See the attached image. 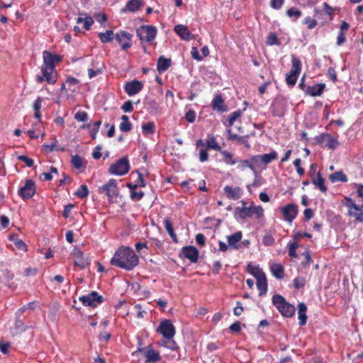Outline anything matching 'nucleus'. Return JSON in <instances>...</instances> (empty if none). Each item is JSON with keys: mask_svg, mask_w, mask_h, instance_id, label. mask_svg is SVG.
I'll return each instance as SVG.
<instances>
[{"mask_svg": "<svg viewBox=\"0 0 363 363\" xmlns=\"http://www.w3.org/2000/svg\"><path fill=\"white\" fill-rule=\"evenodd\" d=\"M139 263V258L135 252L128 247H121L111 259L113 266L130 271Z\"/></svg>", "mask_w": 363, "mask_h": 363, "instance_id": "obj_1", "label": "nucleus"}, {"mask_svg": "<svg viewBox=\"0 0 363 363\" xmlns=\"http://www.w3.org/2000/svg\"><path fill=\"white\" fill-rule=\"evenodd\" d=\"M272 303L283 316L286 318L294 316L296 311L295 307L286 302L281 295L276 294L273 296Z\"/></svg>", "mask_w": 363, "mask_h": 363, "instance_id": "obj_2", "label": "nucleus"}, {"mask_svg": "<svg viewBox=\"0 0 363 363\" xmlns=\"http://www.w3.org/2000/svg\"><path fill=\"white\" fill-rule=\"evenodd\" d=\"M346 200L345 206L348 208V215L357 222L363 223V202L358 205L350 198H346Z\"/></svg>", "mask_w": 363, "mask_h": 363, "instance_id": "obj_3", "label": "nucleus"}, {"mask_svg": "<svg viewBox=\"0 0 363 363\" xmlns=\"http://www.w3.org/2000/svg\"><path fill=\"white\" fill-rule=\"evenodd\" d=\"M42 75H38L36 77V82L38 83H42L46 81L50 84H54L57 79V73L55 67H50L47 66H41Z\"/></svg>", "mask_w": 363, "mask_h": 363, "instance_id": "obj_4", "label": "nucleus"}, {"mask_svg": "<svg viewBox=\"0 0 363 363\" xmlns=\"http://www.w3.org/2000/svg\"><path fill=\"white\" fill-rule=\"evenodd\" d=\"M130 164L127 157H123L116 161L109 167V172L113 175L122 176L128 172Z\"/></svg>", "mask_w": 363, "mask_h": 363, "instance_id": "obj_5", "label": "nucleus"}, {"mask_svg": "<svg viewBox=\"0 0 363 363\" xmlns=\"http://www.w3.org/2000/svg\"><path fill=\"white\" fill-rule=\"evenodd\" d=\"M157 29L152 26H142L137 29V35L142 42H151L156 36Z\"/></svg>", "mask_w": 363, "mask_h": 363, "instance_id": "obj_6", "label": "nucleus"}, {"mask_svg": "<svg viewBox=\"0 0 363 363\" xmlns=\"http://www.w3.org/2000/svg\"><path fill=\"white\" fill-rule=\"evenodd\" d=\"M79 301L84 306L96 307L98 304L103 302L104 298L96 291H92L86 296L79 297Z\"/></svg>", "mask_w": 363, "mask_h": 363, "instance_id": "obj_7", "label": "nucleus"}, {"mask_svg": "<svg viewBox=\"0 0 363 363\" xmlns=\"http://www.w3.org/2000/svg\"><path fill=\"white\" fill-rule=\"evenodd\" d=\"M157 331L161 333L164 338L174 337L176 333L171 320L167 319L160 323Z\"/></svg>", "mask_w": 363, "mask_h": 363, "instance_id": "obj_8", "label": "nucleus"}, {"mask_svg": "<svg viewBox=\"0 0 363 363\" xmlns=\"http://www.w3.org/2000/svg\"><path fill=\"white\" fill-rule=\"evenodd\" d=\"M99 194H106L108 197L116 196L118 194L117 182L114 179H111L106 184L99 188Z\"/></svg>", "mask_w": 363, "mask_h": 363, "instance_id": "obj_9", "label": "nucleus"}, {"mask_svg": "<svg viewBox=\"0 0 363 363\" xmlns=\"http://www.w3.org/2000/svg\"><path fill=\"white\" fill-rule=\"evenodd\" d=\"M35 193V184L31 179H27L25 185L20 188L18 191L19 196L23 199H30Z\"/></svg>", "mask_w": 363, "mask_h": 363, "instance_id": "obj_10", "label": "nucleus"}, {"mask_svg": "<svg viewBox=\"0 0 363 363\" xmlns=\"http://www.w3.org/2000/svg\"><path fill=\"white\" fill-rule=\"evenodd\" d=\"M281 211L284 219L289 223H292L298 214V206L294 203H289L286 206L281 208Z\"/></svg>", "mask_w": 363, "mask_h": 363, "instance_id": "obj_11", "label": "nucleus"}, {"mask_svg": "<svg viewBox=\"0 0 363 363\" xmlns=\"http://www.w3.org/2000/svg\"><path fill=\"white\" fill-rule=\"evenodd\" d=\"M143 88V84L136 79L127 82L124 86V90L128 96H133L138 94Z\"/></svg>", "mask_w": 363, "mask_h": 363, "instance_id": "obj_12", "label": "nucleus"}, {"mask_svg": "<svg viewBox=\"0 0 363 363\" xmlns=\"http://www.w3.org/2000/svg\"><path fill=\"white\" fill-rule=\"evenodd\" d=\"M132 36V34L128 32L121 31L115 35V39L121 45L122 49L125 50L132 45L130 42Z\"/></svg>", "mask_w": 363, "mask_h": 363, "instance_id": "obj_13", "label": "nucleus"}, {"mask_svg": "<svg viewBox=\"0 0 363 363\" xmlns=\"http://www.w3.org/2000/svg\"><path fill=\"white\" fill-rule=\"evenodd\" d=\"M43 63L42 66H47L50 67H55V63L61 61V56L52 54L49 51H44L43 52Z\"/></svg>", "mask_w": 363, "mask_h": 363, "instance_id": "obj_14", "label": "nucleus"}, {"mask_svg": "<svg viewBox=\"0 0 363 363\" xmlns=\"http://www.w3.org/2000/svg\"><path fill=\"white\" fill-rule=\"evenodd\" d=\"M182 255L191 262L195 263L198 261L199 251L194 246H186L182 249Z\"/></svg>", "mask_w": 363, "mask_h": 363, "instance_id": "obj_15", "label": "nucleus"}, {"mask_svg": "<svg viewBox=\"0 0 363 363\" xmlns=\"http://www.w3.org/2000/svg\"><path fill=\"white\" fill-rule=\"evenodd\" d=\"M242 203L243 205L242 208L237 207L235 209V217L237 220H245L252 216L251 206L250 207H246V203L245 201H242Z\"/></svg>", "mask_w": 363, "mask_h": 363, "instance_id": "obj_16", "label": "nucleus"}, {"mask_svg": "<svg viewBox=\"0 0 363 363\" xmlns=\"http://www.w3.org/2000/svg\"><path fill=\"white\" fill-rule=\"evenodd\" d=\"M176 33L184 40H190L194 39V35L188 30L187 27L184 25H177L174 28Z\"/></svg>", "mask_w": 363, "mask_h": 363, "instance_id": "obj_17", "label": "nucleus"}, {"mask_svg": "<svg viewBox=\"0 0 363 363\" xmlns=\"http://www.w3.org/2000/svg\"><path fill=\"white\" fill-rule=\"evenodd\" d=\"M74 264L81 269L87 267L90 264V260L84 257V254L80 250L74 251Z\"/></svg>", "mask_w": 363, "mask_h": 363, "instance_id": "obj_18", "label": "nucleus"}, {"mask_svg": "<svg viewBox=\"0 0 363 363\" xmlns=\"http://www.w3.org/2000/svg\"><path fill=\"white\" fill-rule=\"evenodd\" d=\"M325 89V84L323 83L317 84L313 86H308L305 90V93L307 95L311 96H320Z\"/></svg>", "mask_w": 363, "mask_h": 363, "instance_id": "obj_19", "label": "nucleus"}, {"mask_svg": "<svg viewBox=\"0 0 363 363\" xmlns=\"http://www.w3.org/2000/svg\"><path fill=\"white\" fill-rule=\"evenodd\" d=\"M324 140L327 141V147L330 149L334 150L337 147L340 145L337 138L332 136L330 134L324 133L320 136V140L319 143H323Z\"/></svg>", "mask_w": 363, "mask_h": 363, "instance_id": "obj_20", "label": "nucleus"}, {"mask_svg": "<svg viewBox=\"0 0 363 363\" xmlns=\"http://www.w3.org/2000/svg\"><path fill=\"white\" fill-rule=\"evenodd\" d=\"M223 190L227 197L230 199H238L242 196V189L240 187L233 188L225 186Z\"/></svg>", "mask_w": 363, "mask_h": 363, "instance_id": "obj_21", "label": "nucleus"}, {"mask_svg": "<svg viewBox=\"0 0 363 363\" xmlns=\"http://www.w3.org/2000/svg\"><path fill=\"white\" fill-rule=\"evenodd\" d=\"M145 355L146 357V362L155 363L159 362L161 359L160 353L154 350L152 346H148L147 347Z\"/></svg>", "mask_w": 363, "mask_h": 363, "instance_id": "obj_22", "label": "nucleus"}, {"mask_svg": "<svg viewBox=\"0 0 363 363\" xmlns=\"http://www.w3.org/2000/svg\"><path fill=\"white\" fill-rule=\"evenodd\" d=\"M211 106L213 110L220 112H225L227 111V108L224 104V101L220 95H216L213 98L211 102Z\"/></svg>", "mask_w": 363, "mask_h": 363, "instance_id": "obj_23", "label": "nucleus"}, {"mask_svg": "<svg viewBox=\"0 0 363 363\" xmlns=\"http://www.w3.org/2000/svg\"><path fill=\"white\" fill-rule=\"evenodd\" d=\"M307 306L304 303H299L298 305V318L301 326L305 325L307 321L306 315Z\"/></svg>", "mask_w": 363, "mask_h": 363, "instance_id": "obj_24", "label": "nucleus"}, {"mask_svg": "<svg viewBox=\"0 0 363 363\" xmlns=\"http://www.w3.org/2000/svg\"><path fill=\"white\" fill-rule=\"evenodd\" d=\"M242 237L241 231H238L233 235L227 236L228 243L230 247L235 249L238 248V242H240Z\"/></svg>", "mask_w": 363, "mask_h": 363, "instance_id": "obj_25", "label": "nucleus"}, {"mask_svg": "<svg viewBox=\"0 0 363 363\" xmlns=\"http://www.w3.org/2000/svg\"><path fill=\"white\" fill-rule=\"evenodd\" d=\"M272 114L275 116L283 117L285 113V108L280 102H274L270 107Z\"/></svg>", "mask_w": 363, "mask_h": 363, "instance_id": "obj_26", "label": "nucleus"}, {"mask_svg": "<svg viewBox=\"0 0 363 363\" xmlns=\"http://www.w3.org/2000/svg\"><path fill=\"white\" fill-rule=\"evenodd\" d=\"M171 66V60L163 56L160 57L157 64V70L160 72H165Z\"/></svg>", "mask_w": 363, "mask_h": 363, "instance_id": "obj_27", "label": "nucleus"}, {"mask_svg": "<svg viewBox=\"0 0 363 363\" xmlns=\"http://www.w3.org/2000/svg\"><path fill=\"white\" fill-rule=\"evenodd\" d=\"M257 280V286L259 291V296L265 294L267 291V282L266 276L264 275L259 277Z\"/></svg>", "mask_w": 363, "mask_h": 363, "instance_id": "obj_28", "label": "nucleus"}, {"mask_svg": "<svg viewBox=\"0 0 363 363\" xmlns=\"http://www.w3.org/2000/svg\"><path fill=\"white\" fill-rule=\"evenodd\" d=\"M261 164H267L278 157V153L273 150L270 153L259 155Z\"/></svg>", "mask_w": 363, "mask_h": 363, "instance_id": "obj_29", "label": "nucleus"}, {"mask_svg": "<svg viewBox=\"0 0 363 363\" xmlns=\"http://www.w3.org/2000/svg\"><path fill=\"white\" fill-rule=\"evenodd\" d=\"M127 186L130 191V198L133 201H140L144 196L143 191H135L136 186H133V184H127Z\"/></svg>", "mask_w": 363, "mask_h": 363, "instance_id": "obj_30", "label": "nucleus"}, {"mask_svg": "<svg viewBox=\"0 0 363 363\" xmlns=\"http://www.w3.org/2000/svg\"><path fill=\"white\" fill-rule=\"evenodd\" d=\"M291 63H292V67L290 71V73L293 74V75L298 76L301 71V60L298 57L293 56Z\"/></svg>", "mask_w": 363, "mask_h": 363, "instance_id": "obj_31", "label": "nucleus"}, {"mask_svg": "<svg viewBox=\"0 0 363 363\" xmlns=\"http://www.w3.org/2000/svg\"><path fill=\"white\" fill-rule=\"evenodd\" d=\"M272 274L277 279H282L284 275V268L279 264H273L270 267Z\"/></svg>", "mask_w": 363, "mask_h": 363, "instance_id": "obj_32", "label": "nucleus"}, {"mask_svg": "<svg viewBox=\"0 0 363 363\" xmlns=\"http://www.w3.org/2000/svg\"><path fill=\"white\" fill-rule=\"evenodd\" d=\"M329 179L333 183L341 182H347V176L343 174L342 171L336 172L329 176Z\"/></svg>", "mask_w": 363, "mask_h": 363, "instance_id": "obj_33", "label": "nucleus"}, {"mask_svg": "<svg viewBox=\"0 0 363 363\" xmlns=\"http://www.w3.org/2000/svg\"><path fill=\"white\" fill-rule=\"evenodd\" d=\"M121 123H120L119 128L121 131L128 133L132 128V124L129 121L128 117L125 115L121 116Z\"/></svg>", "mask_w": 363, "mask_h": 363, "instance_id": "obj_34", "label": "nucleus"}, {"mask_svg": "<svg viewBox=\"0 0 363 363\" xmlns=\"http://www.w3.org/2000/svg\"><path fill=\"white\" fill-rule=\"evenodd\" d=\"M9 240H11L15 246L19 250H21V251H26V243L18 239V236L16 235H14V234H11L9 235Z\"/></svg>", "mask_w": 363, "mask_h": 363, "instance_id": "obj_35", "label": "nucleus"}, {"mask_svg": "<svg viewBox=\"0 0 363 363\" xmlns=\"http://www.w3.org/2000/svg\"><path fill=\"white\" fill-rule=\"evenodd\" d=\"M247 272L252 275H253L256 279L265 275L261 269L251 264H247Z\"/></svg>", "mask_w": 363, "mask_h": 363, "instance_id": "obj_36", "label": "nucleus"}, {"mask_svg": "<svg viewBox=\"0 0 363 363\" xmlns=\"http://www.w3.org/2000/svg\"><path fill=\"white\" fill-rule=\"evenodd\" d=\"M164 225L165 230L167 231L168 234L169 235V236L171 237L172 240L177 243L178 242L177 238L174 231V228H173V226H172V224L170 220L167 219V218L165 219L164 221Z\"/></svg>", "mask_w": 363, "mask_h": 363, "instance_id": "obj_37", "label": "nucleus"}, {"mask_svg": "<svg viewBox=\"0 0 363 363\" xmlns=\"http://www.w3.org/2000/svg\"><path fill=\"white\" fill-rule=\"evenodd\" d=\"M313 184L315 185L322 192L327 191V187L325 185V179L322 177L320 172L317 174V178L313 180Z\"/></svg>", "mask_w": 363, "mask_h": 363, "instance_id": "obj_38", "label": "nucleus"}, {"mask_svg": "<svg viewBox=\"0 0 363 363\" xmlns=\"http://www.w3.org/2000/svg\"><path fill=\"white\" fill-rule=\"evenodd\" d=\"M114 33L111 30H106L105 33H99V38L103 43H110L113 39Z\"/></svg>", "mask_w": 363, "mask_h": 363, "instance_id": "obj_39", "label": "nucleus"}, {"mask_svg": "<svg viewBox=\"0 0 363 363\" xmlns=\"http://www.w3.org/2000/svg\"><path fill=\"white\" fill-rule=\"evenodd\" d=\"M141 6V1L140 0H130L128 1L124 10L134 12Z\"/></svg>", "mask_w": 363, "mask_h": 363, "instance_id": "obj_40", "label": "nucleus"}, {"mask_svg": "<svg viewBox=\"0 0 363 363\" xmlns=\"http://www.w3.org/2000/svg\"><path fill=\"white\" fill-rule=\"evenodd\" d=\"M206 145L208 148H211L217 151H221L220 146L216 143L214 137L211 135H208Z\"/></svg>", "mask_w": 363, "mask_h": 363, "instance_id": "obj_41", "label": "nucleus"}, {"mask_svg": "<svg viewBox=\"0 0 363 363\" xmlns=\"http://www.w3.org/2000/svg\"><path fill=\"white\" fill-rule=\"evenodd\" d=\"M220 152H221V154L224 157L225 162H226L227 164H229L230 165H234L238 162V160L233 158V155L230 152H229L226 150H223V151L221 150Z\"/></svg>", "mask_w": 363, "mask_h": 363, "instance_id": "obj_42", "label": "nucleus"}, {"mask_svg": "<svg viewBox=\"0 0 363 363\" xmlns=\"http://www.w3.org/2000/svg\"><path fill=\"white\" fill-rule=\"evenodd\" d=\"M286 15L288 17L296 20L301 16L302 13L299 9L291 7L286 11Z\"/></svg>", "mask_w": 363, "mask_h": 363, "instance_id": "obj_43", "label": "nucleus"}, {"mask_svg": "<svg viewBox=\"0 0 363 363\" xmlns=\"http://www.w3.org/2000/svg\"><path fill=\"white\" fill-rule=\"evenodd\" d=\"M142 130L145 135H150L155 133V123L153 122H147L143 124Z\"/></svg>", "mask_w": 363, "mask_h": 363, "instance_id": "obj_44", "label": "nucleus"}, {"mask_svg": "<svg viewBox=\"0 0 363 363\" xmlns=\"http://www.w3.org/2000/svg\"><path fill=\"white\" fill-rule=\"evenodd\" d=\"M71 163L72 166L76 169H81L82 167H85V166L83 164L82 158L77 155H75L72 157Z\"/></svg>", "mask_w": 363, "mask_h": 363, "instance_id": "obj_45", "label": "nucleus"}, {"mask_svg": "<svg viewBox=\"0 0 363 363\" xmlns=\"http://www.w3.org/2000/svg\"><path fill=\"white\" fill-rule=\"evenodd\" d=\"M57 140L55 138L53 142L50 145H48V144L43 145L42 146V150H43V151H44L46 153L51 152L53 150H57Z\"/></svg>", "mask_w": 363, "mask_h": 363, "instance_id": "obj_46", "label": "nucleus"}, {"mask_svg": "<svg viewBox=\"0 0 363 363\" xmlns=\"http://www.w3.org/2000/svg\"><path fill=\"white\" fill-rule=\"evenodd\" d=\"M75 195L77 197L81 198V199H84V198L86 197L89 195V190H88L86 185H85V184L81 185L80 187L79 188V189L75 193Z\"/></svg>", "mask_w": 363, "mask_h": 363, "instance_id": "obj_47", "label": "nucleus"}, {"mask_svg": "<svg viewBox=\"0 0 363 363\" xmlns=\"http://www.w3.org/2000/svg\"><path fill=\"white\" fill-rule=\"evenodd\" d=\"M262 242L266 246H271L274 242V238L269 232H267L263 236Z\"/></svg>", "mask_w": 363, "mask_h": 363, "instance_id": "obj_48", "label": "nucleus"}, {"mask_svg": "<svg viewBox=\"0 0 363 363\" xmlns=\"http://www.w3.org/2000/svg\"><path fill=\"white\" fill-rule=\"evenodd\" d=\"M306 284V279L303 277H296L293 280V286L296 289H299L301 288H303Z\"/></svg>", "mask_w": 363, "mask_h": 363, "instance_id": "obj_49", "label": "nucleus"}, {"mask_svg": "<svg viewBox=\"0 0 363 363\" xmlns=\"http://www.w3.org/2000/svg\"><path fill=\"white\" fill-rule=\"evenodd\" d=\"M248 161L252 167V171H255V167L261 164L259 155L252 156Z\"/></svg>", "mask_w": 363, "mask_h": 363, "instance_id": "obj_50", "label": "nucleus"}, {"mask_svg": "<svg viewBox=\"0 0 363 363\" xmlns=\"http://www.w3.org/2000/svg\"><path fill=\"white\" fill-rule=\"evenodd\" d=\"M252 214H255L257 218H261L264 215V209L260 206H251Z\"/></svg>", "mask_w": 363, "mask_h": 363, "instance_id": "obj_51", "label": "nucleus"}, {"mask_svg": "<svg viewBox=\"0 0 363 363\" xmlns=\"http://www.w3.org/2000/svg\"><path fill=\"white\" fill-rule=\"evenodd\" d=\"M298 245L295 242H291L289 243V255L291 257L296 258L297 257V254L296 252V250Z\"/></svg>", "mask_w": 363, "mask_h": 363, "instance_id": "obj_52", "label": "nucleus"}, {"mask_svg": "<svg viewBox=\"0 0 363 363\" xmlns=\"http://www.w3.org/2000/svg\"><path fill=\"white\" fill-rule=\"evenodd\" d=\"M101 121L94 122L92 126H90L89 125H87L90 128V133L93 138H95L96 133H98Z\"/></svg>", "mask_w": 363, "mask_h": 363, "instance_id": "obj_53", "label": "nucleus"}, {"mask_svg": "<svg viewBox=\"0 0 363 363\" xmlns=\"http://www.w3.org/2000/svg\"><path fill=\"white\" fill-rule=\"evenodd\" d=\"M167 345L166 348H168L172 351L177 350L179 347L177 342L173 340V337H167Z\"/></svg>", "mask_w": 363, "mask_h": 363, "instance_id": "obj_54", "label": "nucleus"}, {"mask_svg": "<svg viewBox=\"0 0 363 363\" xmlns=\"http://www.w3.org/2000/svg\"><path fill=\"white\" fill-rule=\"evenodd\" d=\"M242 114V111L240 110L235 111L233 112L228 118L229 125L231 126L233 125L234 122L239 118Z\"/></svg>", "mask_w": 363, "mask_h": 363, "instance_id": "obj_55", "label": "nucleus"}, {"mask_svg": "<svg viewBox=\"0 0 363 363\" xmlns=\"http://www.w3.org/2000/svg\"><path fill=\"white\" fill-rule=\"evenodd\" d=\"M298 75H293L291 73H289L286 76V81L287 84L290 86H294L296 83Z\"/></svg>", "mask_w": 363, "mask_h": 363, "instance_id": "obj_56", "label": "nucleus"}, {"mask_svg": "<svg viewBox=\"0 0 363 363\" xmlns=\"http://www.w3.org/2000/svg\"><path fill=\"white\" fill-rule=\"evenodd\" d=\"M238 169L243 171L246 168H250L251 170L252 169V167L251 166L250 163L249 162L248 160H238Z\"/></svg>", "mask_w": 363, "mask_h": 363, "instance_id": "obj_57", "label": "nucleus"}, {"mask_svg": "<svg viewBox=\"0 0 363 363\" xmlns=\"http://www.w3.org/2000/svg\"><path fill=\"white\" fill-rule=\"evenodd\" d=\"M74 118L80 122H84L88 119V115L84 111H77L74 115Z\"/></svg>", "mask_w": 363, "mask_h": 363, "instance_id": "obj_58", "label": "nucleus"}, {"mask_svg": "<svg viewBox=\"0 0 363 363\" xmlns=\"http://www.w3.org/2000/svg\"><path fill=\"white\" fill-rule=\"evenodd\" d=\"M267 43L269 45H278L279 40L275 33H270L267 38Z\"/></svg>", "mask_w": 363, "mask_h": 363, "instance_id": "obj_59", "label": "nucleus"}, {"mask_svg": "<svg viewBox=\"0 0 363 363\" xmlns=\"http://www.w3.org/2000/svg\"><path fill=\"white\" fill-rule=\"evenodd\" d=\"M303 23L307 25L308 29H313L317 26V21L309 16L304 18Z\"/></svg>", "mask_w": 363, "mask_h": 363, "instance_id": "obj_60", "label": "nucleus"}, {"mask_svg": "<svg viewBox=\"0 0 363 363\" xmlns=\"http://www.w3.org/2000/svg\"><path fill=\"white\" fill-rule=\"evenodd\" d=\"M17 158L18 160L24 162L26 164V165L29 167H33L34 164L33 160L31 158H29L28 157H27L26 155H18Z\"/></svg>", "mask_w": 363, "mask_h": 363, "instance_id": "obj_61", "label": "nucleus"}, {"mask_svg": "<svg viewBox=\"0 0 363 363\" xmlns=\"http://www.w3.org/2000/svg\"><path fill=\"white\" fill-rule=\"evenodd\" d=\"M284 3V0H271L270 6L276 10L280 9Z\"/></svg>", "mask_w": 363, "mask_h": 363, "instance_id": "obj_62", "label": "nucleus"}, {"mask_svg": "<svg viewBox=\"0 0 363 363\" xmlns=\"http://www.w3.org/2000/svg\"><path fill=\"white\" fill-rule=\"evenodd\" d=\"M185 119L189 123H194L196 119V113L193 110L188 111L185 114Z\"/></svg>", "mask_w": 363, "mask_h": 363, "instance_id": "obj_63", "label": "nucleus"}, {"mask_svg": "<svg viewBox=\"0 0 363 363\" xmlns=\"http://www.w3.org/2000/svg\"><path fill=\"white\" fill-rule=\"evenodd\" d=\"M121 109L125 112V113H128V112H131L133 111V103L131 102V101H125L123 105L121 107Z\"/></svg>", "mask_w": 363, "mask_h": 363, "instance_id": "obj_64", "label": "nucleus"}]
</instances>
